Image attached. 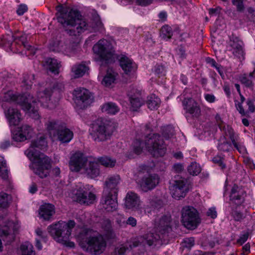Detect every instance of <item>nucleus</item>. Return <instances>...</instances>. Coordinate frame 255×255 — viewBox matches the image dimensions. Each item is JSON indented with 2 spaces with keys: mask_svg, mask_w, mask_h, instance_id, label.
<instances>
[{
  "mask_svg": "<svg viewBox=\"0 0 255 255\" xmlns=\"http://www.w3.org/2000/svg\"><path fill=\"white\" fill-rule=\"evenodd\" d=\"M46 63L48 66V69L54 74L59 73V69L60 66V63L54 58H48L46 60Z\"/></svg>",
  "mask_w": 255,
  "mask_h": 255,
  "instance_id": "37",
  "label": "nucleus"
},
{
  "mask_svg": "<svg viewBox=\"0 0 255 255\" xmlns=\"http://www.w3.org/2000/svg\"><path fill=\"white\" fill-rule=\"evenodd\" d=\"M74 95L76 102L81 108L87 107L94 101L93 94L89 90L83 88H79L75 90Z\"/></svg>",
  "mask_w": 255,
  "mask_h": 255,
  "instance_id": "15",
  "label": "nucleus"
},
{
  "mask_svg": "<svg viewBox=\"0 0 255 255\" xmlns=\"http://www.w3.org/2000/svg\"><path fill=\"white\" fill-rule=\"evenodd\" d=\"M160 178L156 174L143 176L138 181L140 187L144 192H147L154 188L159 183Z\"/></svg>",
  "mask_w": 255,
  "mask_h": 255,
  "instance_id": "17",
  "label": "nucleus"
},
{
  "mask_svg": "<svg viewBox=\"0 0 255 255\" xmlns=\"http://www.w3.org/2000/svg\"><path fill=\"white\" fill-rule=\"evenodd\" d=\"M161 134L165 139H168L174 134V128L171 126H164L161 129Z\"/></svg>",
  "mask_w": 255,
  "mask_h": 255,
  "instance_id": "39",
  "label": "nucleus"
},
{
  "mask_svg": "<svg viewBox=\"0 0 255 255\" xmlns=\"http://www.w3.org/2000/svg\"><path fill=\"white\" fill-rule=\"evenodd\" d=\"M249 237V233H245L241 236L240 238L237 240V243L240 245H242L246 242Z\"/></svg>",
  "mask_w": 255,
  "mask_h": 255,
  "instance_id": "60",
  "label": "nucleus"
},
{
  "mask_svg": "<svg viewBox=\"0 0 255 255\" xmlns=\"http://www.w3.org/2000/svg\"><path fill=\"white\" fill-rule=\"evenodd\" d=\"M175 178L170 182L169 189L172 197L179 200L185 196L188 191V187L186 179L180 177H175Z\"/></svg>",
  "mask_w": 255,
  "mask_h": 255,
  "instance_id": "12",
  "label": "nucleus"
},
{
  "mask_svg": "<svg viewBox=\"0 0 255 255\" xmlns=\"http://www.w3.org/2000/svg\"><path fill=\"white\" fill-rule=\"evenodd\" d=\"M57 9V19L69 35L76 36L87 29L86 22L81 19L78 10L62 5Z\"/></svg>",
  "mask_w": 255,
  "mask_h": 255,
  "instance_id": "2",
  "label": "nucleus"
},
{
  "mask_svg": "<svg viewBox=\"0 0 255 255\" xmlns=\"http://www.w3.org/2000/svg\"><path fill=\"white\" fill-rule=\"evenodd\" d=\"M144 145L149 152L154 156H163L166 152V147L164 141L159 134H150L146 137L145 142L136 139L133 143V151L136 154H140Z\"/></svg>",
  "mask_w": 255,
  "mask_h": 255,
  "instance_id": "4",
  "label": "nucleus"
},
{
  "mask_svg": "<svg viewBox=\"0 0 255 255\" xmlns=\"http://www.w3.org/2000/svg\"><path fill=\"white\" fill-rule=\"evenodd\" d=\"M98 161L103 166L107 167H113L116 163V160L108 156L101 157L98 159Z\"/></svg>",
  "mask_w": 255,
  "mask_h": 255,
  "instance_id": "41",
  "label": "nucleus"
},
{
  "mask_svg": "<svg viewBox=\"0 0 255 255\" xmlns=\"http://www.w3.org/2000/svg\"><path fill=\"white\" fill-rule=\"evenodd\" d=\"M95 54V59L101 62V65L109 63L113 61V51L109 41L106 39H101L94 45L93 48Z\"/></svg>",
  "mask_w": 255,
  "mask_h": 255,
  "instance_id": "9",
  "label": "nucleus"
},
{
  "mask_svg": "<svg viewBox=\"0 0 255 255\" xmlns=\"http://www.w3.org/2000/svg\"><path fill=\"white\" fill-rule=\"evenodd\" d=\"M0 176L6 179L8 177V170L6 168V161L2 156H0Z\"/></svg>",
  "mask_w": 255,
  "mask_h": 255,
  "instance_id": "44",
  "label": "nucleus"
},
{
  "mask_svg": "<svg viewBox=\"0 0 255 255\" xmlns=\"http://www.w3.org/2000/svg\"><path fill=\"white\" fill-rule=\"evenodd\" d=\"M20 99L23 101L22 102H18V103L21 106V108L28 112H29L30 116L35 119H38L39 118V115L38 112L37 107H35L34 105L36 103L35 101H32L33 106L31 103H29L27 99L24 97H21Z\"/></svg>",
  "mask_w": 255,
  "mask_h": 255,
  "instance_id": "24",
  "label": "nucleus"
},
{
  "mask_svg": "<svg viewBox=\"0 0 255 255\" xmlns=\"http://www.w3.org/2000/svg\"><path fill=\"white\" fill-rule=\"evenodd\" d=\"M149 172V168L148 166L145 165H141L138 167L136 174L138 177L141 178L143 176L148 174Z\"/></svg>",
  "mask_w": 255,
  "mask_h": 255,
  "instance_id": "49",
  "label": "nucleus"
},
{
  "mask_svg": "<svg viewBox=\"0 0 255 255\" xmlns=\"http://www.w3.org/2000/svg\"><path fill=\"white\" fill-rule=\"evenodd\" d=\"M83 170L84 173L91 178L97 177L100 174L99 164L95 161L88 160Z\"/></svg>",
  "mask_w": 255,
  "mask_h": 255,
  "instance_id": "29",
  "label": "nucleus"
},
{
  "mask_svg": "<svg viewBox=\"0 0 255 255\" xmlns=\"http://www.w3.org/2000/svg\"><path fill=\"white\" fill-rule=\"evenodd\" d=\"M219 127L222 131L224 136L221 137L219 140L218 149L223 152L229 151L231 149L232 144L226 138V137L228 136L235 147L241 152L244 150V147L236 142V137L235 136V133L232 127L223 123L219 124Z\"/></svg>",
  "mask_w": 255,
  "mask_h": 255,
  "instance_id": "6",
  "label": "nucleus"
},
{
  "mask_svg": "<svg viewBox=\"0 0 255 255\" xmlns=\"http://www.w3.org/2000/svg\"><path fill=\"white\" fill-rule=\"evenodd\" d=\"M172 35V31L171 27L165 25L161 29V36L164 39H170Z\"/></svg>",
  "mask_w": 255,
  "mask_h": 255,
  "instance_id": "47",
  "label": "nucleus"
},
{
  "mask_svg": "<svg viewBox=\"0 0 255 255\" xmlns=\"http://www.w3.org/2000/svg\"><path fill=\"white\" fill-rule=\"evenodd\" d=\"M132 92L128 94L129 99L130 103V109L132 111H137L143 104L144 101L141 97L139 92L134 93L136 90L133 89Z\"/></svg>",
  "mask_w": 255,
  "mask_h": 255,
  "instance_id": "30",
  "label": "nucleus"
},
{
  "mask_svg": "<svg viewBox=\"0 0 255 255\" xmlns=\"http://www.w3.org/2000/svg\"><path fill=\"white\" fill-rule=\"evenodd\" d=\"M20 250L22 255H35L33 247L29 242H25L20 246Z\"/></svg>",
  "mask_w": 255,
  "mask_h": 255,
  "instance_id": "38",
  "label": "nucleus"
},
{
  "mask_svg": "<svg viewBox=\"0 0 255 255\" xmlns=\"http://www.w3.org/2000/svg\"><path fill=\"white\" fill-rule=\"evenodd\" d=\"M194 245V239L193 237L185 238L182 242V246L183 248L190 249Z\"/></svg>",
  "mask_w": 255,
  "mask_h": 255,
  "instance_id": "51",
  "label": "nucleus"
},
{
  "mask_svg": "<svg viewBox=\"0 0 255 255\" xmlns=\"http://www.w3.org/2000/svg\"><path fill=\"white\" fill-rule=\"evenodd\" d=\"M117 195L111 193L108 190H104L102 199L103 208L108 212H113L116 210L118 207L117 200Z\"/></svg>",
  "mask_w": 255,
  "mask_h": 255,
  "instance_id": "18",
  "label": "nucleus"
},
{
  "mask_svg": "<svg viewBox=\"0 0 255 255\" xmlns=\"http://www.w3.org/2000/svg\"><path fill=\"white\" fill-rule=\"evenodd\" d=\"M73 195L76 201L81 204L88 205L93 204L96 199V195L91 192L86 191L81 184L76 186L73 190Z\"/></svg>",
  "mask_w": 255,
  "mask_h": 255,
  "instance_id": "14",
  "label": "nucleus"
},
{
  "mask_svg": "<svg viewBox=\"0 0 255 255\" xmlns=\"http://www.w3.org/2000/svg\"><path fill=\"white\" fill-rule=\"evenodd\" d=\"M80 237L86 240L85 242L80 243V246L86 252L93 255H99L104 251L107 243L102 235L86 229L82 231Z\"/></svg>",
  "mask_w": 255,
  "mask_h": 255,
  "instance_id": "3",
  "label": "nucleus"
},
{
  "mask_svg": "<svg viewBox=\"0 0 255 255\" xmlns=\"http://www.w3.org/2000/svg\"><path fill=\"white\" fill-rule=\"evenodd\" d=\"M47 129L51 135L57 136L62 143L69 142L73 138V133L66 127L63 123L54 120L48 121L46 124Z\"/></svg>",
  "mask_w": 255,
  "mask_h": 255,
  "instance_id": "7",
  "label": "nucleus"
},
{
  "mask_svg": "<svg viewBox=\"0 0 255 255\" xmlns=\"http://www.w3.org/2000/svg\"><path fill=\"white\" fill-rule=\"evenodd\" d=\"M240 98H241V103H238L237 104H236V107L237 109V110L239 111V112L243 116H245L246 114V112L244 110L243 106L242 104L244 103V102L245 101V97L242 95L241 93L239 94Z\"/></svg>",
  "mask_w": 255,
  "mask_h": 255,
  "instance_id": "52",
  "label": "nucleus"
},
{
  "mask_svg": "<svg viewBox=\"0 0 255 255\" xmlns=\"http://www.w3.org/2000/svg\"><path fill=\"white\" fill-rule=\"evenodd\" d=\"M75 226V223L73 220H69L68 222L60 221L48 226L47 230L50 235L57 242L72 248L74 247V243L69 242V239Z\"/></svg>",
  "mask_w": 255,
  "mask_h": 255,
  "instance_id": "5",
  "label": "nucleus"
},
{
  "mask_svg": "<svg viewBox=\"0 0 255 255\" xmlns=\"http://www.w3.org/2000/svg\"><path fill=\"white\" fill-rule=\"evenodd\" d=\"M102 110L103 112H105L108 114L115 115L119 112L120 109L115 103L108 102L102 106Z\"/></svg>",
  "mask_w": 255,
  "mask_h": 255,
  "instance_id": "35",
  "label": "nucleus"
},
{
  "mask_svg": "<svg viewBox=\"0 0 255 255\" xmlns=\"http://www.w3.org/2000/svg\"><path fill=\"white\" fill-rule=\"evenodd\" d=\"M53 92V91L51 88H46L44 91L38 93V101L42 106L49 109L53 107L52 103L50 102V98Z\"/></svg>",
  "mask_w": 255,
  "mask_h": 255,
  "instance_id": "23",
  "label": "nucleus"
},
{
  "mask_svg": "<svg viewBox=\"0 0 255 255\" xmlns=\"http://www.w3.org/2000/svg\"><path fill=\"white\" fill-rule=\"evenodd\" d=\"M119 61L121 67L126 74H129L137 69L136 64L125 55H122Z\"/></svg>",
  "mask_w": 255,
  "mask_h": 255,
  "instance_id": "28",
  "label": "nucleus"
},
{
  "mask_svg": "<svg viewBox=\"0 0 255 255\" xmlns=\"http://www.w3.org/2000/svg\"><path fill=\"white\" fill-rule=\"evenodd\" d=\"M213 162L218 164L222 169L226 168V164L224 163V158L220 156L216 155L213 157Z\"/></svg>",
  "mask_w": 255,
  "mask_h": 255,
  "instance_id": "50",
  "label": "nucleus"
},
{
  "mask_svg": "<svg viewBox=\"0 0 255 255\" xmlns=\"http://www.w3.org/2000/svg\"><path fill=\"white\" fill-rule=\"evenodd\" d=\"M155 233H149L142 236L144 238L145 244H147L149 246H156L162 244V241H165L166 240V238L157 232L156 230H155Z\"/></svg>",
  "mask_w": 255,
  "mask_h": 255,
  "instance_id": "26",
  "label": "nucleus"
},
{
  "mask_svg": "<svg viewBox=\"0 0 255 255\" xmlns=\"http://www.w3.org/2000/svg\"><path fill=\"white\" fill-rule=\"evenodd\" d=\"M160 104V99L155 95L151 96L147 102L148 108L151 110L157 109Z\"/></svg>",
  "mask_w": 255,
  "mask_h": 255,
  "instance_id": "40",
  "label": "nucleus"
},
{
  "mask_svg": "<svg viewBox=\"0 0 255 255\" xmlns=\"http://www.w3.org/2000/svg\"><path fill=\"white\" fill-rule=\"evenodd\" d=\"M206 215L213 219L216 218L217 216V213L215 208L212 207L209 209L206 213Z\"/></svg>",
  "mask_w": 255,
  "mask_h": 255,
  "instance_id": "59",
  "label": "nucleus"
},
{
  "mask_svg": "<svg viewBox=\"0 0 255 255\" xmlns=\"http://www.w3.org/2000/svg\"><path fill=\"white\" fill-rule=\"evenodd\" d=\"M34 80V75L31 74L25 73L23 75L22 83L26 89H29L32 85L33 81Z\"/></svg>",
  "mask_w": 255,
  "mask_h": 255,
  "instance_id": "42",
  "label": "nucleus"
},
{
  "mask_svg": "<svg viewBox=\"0 0 255 255\" xmlns=\"http://www.w3.org/2000/svg\"><path fill=\"white\" fill-rule=\"evenodd\" d=\"M14 235L11 233L8 227L5 226L1 228L0 230V252L2 251V249L1 240L8 244L14 241Z\"/></svg>",
  "mask_w": 255,
  "mask_h": 255,
  "instance_id": "32",
  "label": "nucleus"
},
{
  "mask_svg": "<svg viewBox=\"0 0 255 255\" xmlns=\"http://www.w3.org/2000/svg\"><path fill=\"white\" fill-rule=\"evenodd\" d=\"M88 159L81 152H76L73 154L69 161V167L72 171L79 172L83 169Z\"/></svg>",
  "mask_w": 255,
  "mask_h": 255,
  "instance_id": "16",
  "label": "nucleus"
},
{
  "mask_svg": "<svg viewBox=\"0 0 255 255\" xmlns=\"http://www.w3.org/2000/svg\"><path fill=\"white\" fill-rule=\"evenodd\" d=\"M94 23L93 27L95 30L102 31L103 30V24L98 16L96 17L94 20Z\"/></svg>",
  "mask_w": 255,
  "mask_h": 255,
  "instance_id": "54",
  "label": "nucleus"
},
{
  "mask_svg": "<svg viewBox=\"0 0 255 255\" xmlns=\"http://www.w3.org/2000/svg\"><path fill=\"white\" fill-rule=\"evenodd\" d=\"M188 171L191 175H197L201 172V167L197 163L193 162L188 166Z\"/></svg>",
  "mask_w": 255,
  "mask_h": 255,
  "instance_id": "46",
  "label": "nucleus"
},
{
  "mask_svg": "<svg viewBox=\"0 0 255 255\" xmlns=\"http://www.w3.org/2000/svg\"><path fill=\"white\" fill-rule=\"evenodd\" d=\"M88 70V67L84 64L75 65L72 68V72L75 78L82 77Z\"/></svg>",
  "mask_w": 255,
  "mask_h": 255,
  "instance_id": "36",
  "label": "nucleus"
},
{
  "mask_svg": "<svg viewBox=\"0 0 255 255\" xmlns=\"http://www.w3.org/2000/svg\"><path fill=\"white\" fill-rule=\"evenodd\" d=\"M154 225L156 232L166 238L172 231L171 217L169 215L158 216L155 219Z\"/></svg>",
  "mask_w": 255,
  "mask_h": 255,
  "instance_id": "13",
  "label": "nucleus"
},
{
  "mask_svg": "<svg viewBox=\"0 0 255 255\" xmlns=\"http://www.w3.org/2000/svg\"><path fill=\"white\" fill-rule=\"evenodd\" d=\"M232 216L235 221H240L244 218L243 214L240 211L235 209L232 211Z\"/></svg>",
  "mask_w": 255,
  "mask_h": 255,
  "instance_id": "55",
  "label": "nucleus"
},
{
  "mask_svg": "<svg viewBox=\"0 0 255 255\" xmlns=\"http://www.w3.org/2000/svg\"><path fill=\"white\" fill-rule=\"evenodd\" d=\"M114 130L113 123L107 120L102 121L93 125L90 135L95 141H102L110 137Z\"/></svg>",
  "mask_w": 255,
  "mask_h": 255,
  "instance_id": "8",
  "label": "nucleus"
},
{
  "mask_svg": "<svg viewBox=\"0 0 255 255\" xmlns=\"http://www.w3.org/2000/svg\"><path fill=\"white\" fill-rule=\"evenodd\" d=\"M64 88V85L62 82H56L53 86L54 90L62 91Z\"/></svg>",
  "mask_w": 255,
  "mask_h": 255,
  "instance_id": "64",
  "label": "nucleus"
},
{
  "mask_svg": "<svg viewBox=\"0 0 255 255\" xmlns=\"http://www.w3.org/2000/svg\"><path fill=\"white\" fill-rule=\"evenodd\" d=\"M36 235L42 240V241L45 242L46 240V235L41 229L37 228L35 230Z\"/></svg>",
  "mask_w": 255,
  "mask_h": 255,
  "instance_id": "61",
  "label": "nucleus"
},
{
  "mask_svg": "<svg viewBox=\"0 0 255 255\" xmlns=\"http://www.w3.org/2000/svg\"><path fill=\"white\" fill-rule=\"evenodd\" d=\"M255 80V70L249 74H244L241 75L239 80L241 84L247 88L253 89Z\"/></svg>",
  "mask_w": 255,
  "mask_h": 255,
  "instance_id": "34",
  "label": "nucleus"
},
{
  "mask_svg": "<svg viewBox=\"0 0 255 255\" xmlns=\"http://www.w3.org/2000/svg\"><path fill=\"white\" fill-rule=\"evenodd\" d=\"M204 98L208 102L210 103H214L216 101V97L211 94H205Z\"/></svg>",
  "mask_w": 255,
  "mask_h": 255,
  "instance_id": "63",
  "label": "nucleus"
},
{
  "mask_svg": "<svg viewBox=\"0 0 255 255\" xmlns=\"http://www.w3.org/2000/svg\"><path fill=\"white\" fill-rule=\"evenodd\" d=\"M120 177L119 175H114L108 178L106 181V187L104 190H108L111 193L118 195V185L119 183Z\"/></svg>",
  "mask_w": 255,
  "mask_h": 255,
  "instance_id": "31",
  "label": "nucleus"
},
{
  "mask_svg": "<svg viewBox=\"0 0 255 255\" xmlns=\"http://www.w3.org/2000/svg\"><path fill=\"white\" fill-rule=\"evenodd\" d=\"M247 104L249 107V111L250 112H254L255 111V106L254 105V102L251 99H248L247 101Z\"/></svg>",
  "mask_w": 255,
  "mask_h": 255,
  "instance_id": "62",
  "label": "nucleus"
},
{
  "mask_svg": "<svg viewBox=\"0 0 255 255\" xmlns=\"http://www.w3.org/2000/svg\"><path fill=\"white\" fill-rule=\"evenodd\" d=\"M124 206L126 209L132 211H141L139 197L133 192H128L125 197Z\"/></svg>",
  "mask_w": 255,
  "mask_h": 255,
  "instance_id": "19",
  "label": "nucleus"
},
{
  "mask_svg": "<svg viewBox=\"0 0 255 255\" xmlns=\"http://www.w3.org/2000/svg\"><path fill=\"white\" fill-rule=\"evenodd\" d=\"M115 80V73L113 72H112V71H108L106 75L104 77L102 82V83L105 86L109 87L114 82Z\"/></svg>",
  "mask_w": 255,
  "mask_h": 255,
  "instance_id": "43",
  "label": "nucleus"
},
{
  "mask_svg": "<svg viewBox=\"0 0 255 255\" xmlns=\"http://www.w3.org/2000/svg\"><path fill=\"white\" fill-rule=\"evenodd\" d=\"M47 147V142L43 136H41L31 142L30 147L25 151L30 159L36 160L31 165L35 174L43 178L48 176L51 167V159L38 149L43 150Z\"/></svg>",
  "mask_w": 255,
  "mask_h": 255,
  "instance_id": "1",
  "label": "nucleus"
},
{
  "mask_svg": "<svg viewBox=\"0 0 255 255\" xmlns=\"http://www.w3.org/2000/svg\"><path fill=\"white\" fill-rule=\"evenodd\" d=\"M10 201V196L7 194L0 193V207L6 208L8 206Z\"/></svg>",
  "mask_w": 255,
  "mask_h": 255,
  "instance_id": "45",
  "label": "nucleus"
},
{
  "mask_svg": "<svg viewBox=\"0 0 255 255\" xmlns=\"http://www.w3.org/2000/svg\"><path fill=\"white\" fill-rule=\"evenodd\" d=\"M145 244L144 238L142 237V236H141L134 239L132 242L131 244L130 245V247L132 248L137 247L141 245H144Z\"/></svg>",
  "mask_w": 255,
  "mask_h": 255,
  "instance_id": "53",
  "label": "nucleus"
},
{
  "mask_svg": "<svg viewBox=\"0 0 255 255\" xmlns=\"http://www.w3.org/2000/svg\"><path fill=\"white\" fill-rule=\"evenodd\" d=\"M233 4L237 6V10L241 11L244 8V4L243 0H232Z\"/></svg>",
  "mask_w": 255,
  "mask_h": 255,
  "instance_id": "56",
  "label": "nucleus"
},
{
  "mask_svg": "<svg viewBox=\"0 0 255 255\" xmlns=\"http://www.w3.org/2000/svg\"><path fill=\"white\" fill-rule=\"evenodd\" d=\"M54 213V206L51 204H45L40 207L39 215L45 220H50Z\"/></svg>",
  "mask_w": 255,
  "mask_h": 255,
  "instance_id": "33",
  "label": "nucleus"
},
{
  "mask_svg": "<svg viewBox=\"0 0 255 255\" xmlns=\"http://www.w3.org/2000/svg\"><path fill=\"white\" fill-rule=\"evenodd\" d=\"M5 115L10 126L18 125L21 120L20 113L13 108H9L5 112Z\"/></svg>",
  "mask_w": 255,
  "mask_h": 255,
  "instance_id": "27",
  "label": "nucleus"
},
{
  "mask_svg": "<svg viewBox=\"0 0 255 255\" xmlns=\"http://www.w3.org/2000/svg\"><path fill=\"white\" fill-rule=\"evenodd\" d=\"M246 192L237 185L232 187L230 195V200L238 205H242L245 201Z\"/></svg>",
  "mask_w": 255,
  "mask_h": 255,
  "instance_id": "22",
  "label": "nucleus"
},
{
  "mask_svg": "<svg viewBox=\"0 0 255 255\" xmlns=\"http://www.w3.org/2000/svg\"><path fill=\"white\" fill-rule=\"evenodd\" d=\"M230 47H232L233 54L236 57L240 58L244 55L243 49L244 44L242 40L237 37L232 36L230 38L229 43Z\"/></svg>",
  "mask_w": 255,
  "mask_h": 255,
  "instance_id": "25",
  "label": "nucleus"
},
{
  "mask_svg": "<svg viewBox=\"0 0 255 255\" xmlns=\"http://www.w3.org/2000/svg\"><path fill=\"white\" fill-rule=\"evenodd\" d=\"M155 75L158 77H161L165 75V69L162 65H156L153 69Z\"/></svg>",
  "mask_w": 255,
  "mask_h": 255,
  "instance_id": "48",
  "label": "nucleus"
},
{
  "mask_svg": "<svg viewBox=\"0 0 255 255\" xmlns=\"http://www.w3.org/2000/svg\"><path fill=\"white\" fill-rule=\"evenodd\" d=\"M184 109L193 117H198L201 114V110L198 103L192 98L184 99L182 102Z\"/></svg>",
  "mask_w": 255,
  "mask_h": 255,
  "instance_id": "21",
  "label": "nucleus"
},
{
  "mask_svg": "<svg viewBox=\"0 0 255 255\" xmlns=\"http://www.w3.org/2000/svg\"><path fill=\"white\" fill-rule=\"evenodd\" d=\"M126 224L133 228L135 227L137 225V220L135 218L130 216L126 221Z\"/></svg>",
  "mask_w": 255,
  "mask_h": 255,
  "instance_id": "58",
  "label": "nucleus"
},
{
  "mask_svg": "<svg viewBox=\"0 0 255 255\" xmlns=\"http://www.w3.org/2000/svg\"><path fill=\"white\" fill-rule=\"evenodd\" d=\"M0 44L5 48H9L11 51L13 50L14 45H22L33 55L35 53L36 50L34 47L28 44L27 36L25 34L15 38L11 35H6L2 38Z\"/></svg>",
  "mask_w": 255,
  "mask_h": 255,
  "instance_id": "11",
  "label": "nucleus"
},
{
  "mask_svg": "<svg viewBox=\"0 0 255 255\" xmlns=\"http://www.w3.org/2000/svg\"><path fill=\"white\" fill-rule=\"evenodd\" d=\"M34 134L33 129L27 125H23L17 132L13 134L12 138L15 141L21 142L31 138Z\"/></svg>",
  "mask_w": 255,
  "mask_h": 255,
  "instance_id": "20",
  "label": "nucleus"
},
{
  "mask_svg": "<svg viewBox=\"0 0 255 255\" xmlns=\"http://www.w3.org/2000/svg\"><path fill=\"white\" fill-rule=\"evenodd\" d=\"M28 9L27 6L26 5L22 4H20L18 6V7L16 10L17 13L19 15H23L26 11H27Z\"/></svg>",
  "mask_w": 255,
  "mask_h": 255,
  "instance_id": "57",
  "label": "nucleus"
},
{
  "mask_svg": "<svg viewBox=\"0 0 255 255\" xmlns=\"http://www.w3.org/2000/svg\"><path fill=\"white\" fill-rule=\"evenodd\" d=\"M181 221L188 229L193 230L197 227L201 222L199 213L194 207L190 206L184 207L181 211Z\"/></svg>",
  "mask_w": 255,
  "mask_h": 255,
  "instance_id": "10",
  "label": "nucleus"
}]
</instances>
